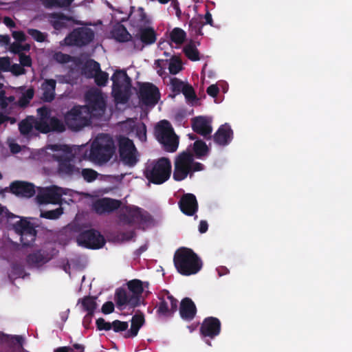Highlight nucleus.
<instances>
[{
  "instance_id": "obj_55",
  "label": "nucleus",
  "mask_w": 352,
  "mask_h": 352,
  "mask_svg": "<svg viewBox=\"0 0 352 352\" xmlns=\"http://www.w3.org/2000/svg\"><path fill=\"white\" fill-rule=\"evenodd\" d=\"M54 59L59 63H67L71 61L72 56L61 52H57L54 54Z\"/></svg>"
},
{
  "instance_id": "obj_1",
  "label": "nucleus",
  "mask_w": 352,
  "mask_h": 352,
  "mask_svg": "<svg viewBox=\"0 0 352 352\" xmlns=\"http://www.w3.org/2000/svg\"><path fill=\"white\" fill-rule=\"evenodd\" d=\"M204 164L195 162L193 154L189 151L179 153L175 159L173 177L177 182L184 180L188 176L192 178L194 173L203 170Z\"/></svg>"
},
{
  "instance_id": "obj_42",
  "label": "nucleus",
  "mask_w": 352,
  "mask_h": 352,
  "mask_svg": "<svg viewBox=\"0 0 352 352\" xmlns=\"http://www.w3.org/2000/svg\"><path fill=\"white\" fill-rule=\"evenodd\" d=\"M131 127L133 131H135L136 136L140 141L146 140V126L144 123L141 122L136 124L133 122V125Z\"/></svg>"
},
{
  "instance_id": "obj_40",
  "label": "nucleus",
  "mask_w": 352,
  "mask_h": 352,
  "mask_svg": "<svg viewBox=\"0 0 352 352\" xmlns=\"http://www.w3.org/2000/svg\"><path fill=\"white\" fill-rule=\"evenodd\" d=\"M34 95V90L33 88L28 89L24 93L22 94L19 98L17 104L22 108L26 107L33 98Z\"/></svg>"
},
{
  "instance_id": "obj_31",
  "label": "nucleus",
  "mask_w": 352,
  "mask_h": 352,
  "mask_svg": "<svg viewBox=\"0 0 352 352\" xmlns=\"http://www.w3.org/2000/svg\"><path fill=\"white\" fill-rule=\"evenodd\" d=\"M100 65L97 61L91 59L87 60L82 68V74L87 78H93L100 71Z\"/></svg>"
},
{
  "instance_id": "obj_47",
  "label": "nucleus",
  "mask_w": 352,
  "mask_h": 352,
  "mask_svg": "<svg viewBox=\"0 0 352 352\" xmlns=\"http://www.w3.org/2000/svg\"><path fill=\"white\" fill-rule=\"evenodd\" d=\"M80 177H82L87 182H92L98 177V173L97 171L91 168H83L80 170Z\"/></svg>"
},
{
  "instance_id": "obj_27",
  "label": "nucleus",
  "mask_w": 352,
  "mask_h": 352,
  "mask_svg": "<svg viewBox=\"0 0 352 352\" xmlns=\"http://www.w3.org/2000/svg\"><path fill=\"white\" fill-rule=\"evenodd\" d=\"M10 192L16 195L32 197L35 194L34 186L30 183L16 181L10 184Z\"/></svg>"
},
{
  "instance_id": "obj_29",
  "label": "nucleus",
  "mask_w": 352,
  "mask_h": 352,
  "mask_svg": "<svg viewBox=\"0 0 352 352\" xmlns=\"http://www.w3.org/2000/svg\"><path fill=\"white\" fill-rule=\"evenodd\" d=\"M56 81L54 79H45L41 84L43 95L41 99L46 102H50L55 98Z\"/></svg>"
},
{
  "instance_id": "obj_38",
  "label": "nucleus",
  "mask_w": 352,
  "mask_h": 352,
  "mask_svg": "<svg viewBox=\"0 0 352 352\" xmlns=\"http://www.w3.org/2000/svg\"><path fill=\"white\" fill-rule=\"evenodd\" d=\"M183 52L186 56L192 61H197L200 59L199 52L195 45L192 43L186 45L184 47Z\"/></svg>"
},
{
  "instance_id": "obj_15",
  "label": "nucleus",
  "mask_w": 352,
  "mask_h": 352,
  "mask_svg": "<svg viewBox=\"0 0 352 352\" xmlns=\"http://www.w3.org/2000/svg\"><path fill=\"white\" fill-rule=\"evenodd\" d=\"M13 229L20 236V241L23 246L28 247L33 244L37 232L32 223L22 219L13 224Z\"/></svg>"
},
{
  "instance_id": "obj_8",
  "label": "nucleus",
  "mask_w": 352,
  "mask_h": 352,
  "mask_svg": "<svg viewBox=\"0 0 352 352\" xmlns=\"http://www.w3.org/2000/svg\"><path fill=\"white\" fill-rule=\"evenodd\" d=\"M155 136L166 151L173 153L177 151L179 139L168 121L164 120L159 122L155 128Z\"/></svg>"
},
{
  "instance_id": "obj_6",
  "label": "nucleus",
  "mask_w": 352,
  "mask_h": 352,
  "mask_svg": "<svg viewBox=\"0 0 352 352\" xmlns=\"http://www.w3.org/2000/svg\"><path fill=\"white\" fill-rule=\"evenodd\" d=\"M153 220L152 216L148 211L136 206H125L124 212L119 215L121 224L136 226L138 228L151 224Z\"/></svg>"
},
{
  "instance_id": "obj_43",
  "label": "nucleus",
  "mask_w": 352,
  "mask_h": 352,
  "mask_svg": "<svg viewBox=\"0 0 352 352\" xmlns=\"http://www.w3.org/2000/svg\"><path fill=\"white\" fill-rule=\"evenodd\" d=\"M186 82H184L182 80L174 77L170 78V90L173 93V95L172 97H175L176 95L182 93L183 88Z\"/></svg>"
},
{
  "instance_id": "obj_22",
  "label": "nucleus",
  "mask_w": 352,
  "mask_h": 352,
  "mask_svg": "<svg viewBox=\"0 0 352 352\" xmlns=\"http://www.w3.org/2000/svg\"><path fill=\"white\" fill-rule=\"evenodd\" d=\"M61 199V195L56 187H51L42 189L36 195V200L40 204H58Z\"/></svg>"
},
{
  "instance_id": "obj_20",
  "label": "nucleus",
  "mask_w": 352,
  "mask_h": 352,
  "mask_svg": "<svg viewBox=\"0 0 352 352\" xmlns=\"http://www.w3.org/2000/svg\"><path fill=\"white\" fill-rule=\"evenodd\" d=\"M180 210L187 216H193L198 210V202L195 195L186 193L182 196L179 202Z\"/></svg>"
},
{
  "instance_id": "obj_3",
  "label": "nucleus",
  "mask_w": 352,
  "mask_h": 352,
  "mask_svg": "<svg viewBox=\"0 0 352 352\" xmlns=\"http://www.w3.org/2000/svg\"><path fill=\"white\" fill-rule=\"evenodd\" d=\"M116 151L113 138L108 134H100L92 142L89 159L98 164L109 162Z\"/></svg>"
},
{
  "instance_id": "obj_18",
  "label": "nucleus",
  "mask_w": 352,
  "mask_h": 352,
  "mask_svg": "<svg viewBox=\"0 0 352 352\" xmlns=\"http://www.w3.org/2000/svg\"><path fill=\"white\" fill-rule=\"evenodd\" d=\"M87 105L83 106L88 109V113L95 115L96 113L103 112L105 108V102L102 94L98 90L88 91L85 94Z\"/></svg>"
},
{
  "instance_id": "obj_51",
  "label": "nucleus",
  "mask_w": 352,
  "mask_h": 352,
  "mask_svg": "<svg viewBox=\"0 0 352 352\" xmlns=\"http://www.w3.org/2000/svg\"><path fill=\"white\" fill-rule=\"evenodd\" d=\"M36 111L37 115L39 116V119L36 120V122H47L51 118L50 110L45 106L37 109Z\"/></svg>"
},
{
  "instance_id": "obj_60",
  "label": "nucleus",
  "mask_w": 352,
  "mask_h": 352,
  "mask_svg": "<svg viewBox=\"0 0 352 352\" xmlns=\"http://www.w3.org/2000/svg\"><path fill=\"white\" fill-rule=\"evenodd\" d=\"M21 42H14L10 45L9 50L10 52L19 55L23 54L22 52V44Z\"/></svg>"
},
{
  "instance_id": "obj_48",
  "label": "nucleus",
  "mask_w": 352,
  "mask_h": 352,
  "mask_svg": "<svg viewBox=\"0 0 352 352\" xmlns=\"http://www.w3.org/2000/svg\"><path fill=\"white\" fill-rule=\"evenodd\" d=\"M93 78H94L95 83L98 87H104L108 82L109 74L100 69V71L96 74Z\"/></svg>"
},
{
  "instance_id": "obj_14",
  "label": "nucleus",
  "mask_w": 352,
  "mask_h": 352,
  "mask_svg": "<svg viewBox=\"0 0 352 352\" xmlns=\"http://www.w3.org/2000/svg\"><path fill=\"white\" fill-rule=\"evenodd\" d=\"M53 159L58 162L57 172L62 177L80 178V168L73 164L72 157L65 155H53Z\"/></svg>"
},
{
  "instance_id": "obj_49",
  "label": "nucleus",
  "mask_w": 352,
  "mask_h": 352,
  "mask_svg": "<svg viewBox=\"0 0 352 352\" xmlns=\"http://www.w3.org/2000/svg\"><path fill=\"white\" fill-rule=\"evenodd\" d=\"M63 213V210L61 207L52 210H47L42 212L41 217L47 219H57Z\"/></svg>"
},
{
  "instance_id": "obj_50",
  "label": "nucleus",
  "mask_w": 352,
  "mask_h": 352,
  "mask_svg": "<svg viewBox=\"0 0 352 352\" xmlns=\"http://www.w3.org/2000/svg\"><path fill=\"white\" fill-rule=\"evenodd\" d=\"M182 93L185 96L187 101H194L197 99V96L192 86L188 82L184 85Z\"/></svg>"
},
{
  "instance_id": "obj_61",
  "label": "nucleus",
  "mask_w": 352,
  "mask_h": 352,
  "mask_svg": "<svg viewBox=\"0 0 352 352\" xmlns=\"http://www.w3.org/2000/svg\"><path fill=\"white\" fill-rule=\"evenodd\" d=\"M114 305L111 301L104 302L102 307L101 311L104 314H109L114 311Z\"/></svg>"
},
{
  "instance_id": "obj_11",
  "label": "nucleus",
  "mask_w": 352,
  "mask_h": 352,
  "mask_svg": "<svg viewBox=\"0 0 352 352\" xmlns=\"http://www.w3.org/2000/svg\"><path fill=\"white\" fill-rule=\"evenodd\" d=\"M94 32L89 28L80 27L74 29L64 39L67 46L82 47L89 45L94 39Z\"/></svg>"
},
{
  "instance_id": "obj_5",
  "label": "nucleus",
  "mask_w": 352,
  "mask_h": 352,
  "mask_svg": "<svg viewBox=\"0 0 352 352\" xmlns=\"http://www.w3.org/2000/svg\"><path fill=\"white\" fill-rule=\"evenodd\" d=\"M171 168L170 160L162 157L146 166L144 176L148 182L154 184H162L170 178Z\"/></svg>"
},
{
  "instance_id": "obj_17",
  "label": "nucleus",
  "mask_w": 352,
  "mask_h": 352,
  "mask_svg": "<svg viewBox=\"0 0 352 352\" xmlns=\"http://www.w3.org/2000/svg\"><path fill=\"white\" fill-rule=\"evenodd\" d=\"M138 98L144 105L154 107L160 99V90L153 83H142L139 87Z\"/></svg>"
},
{
  "instance_id": "obj_54",
  "label": "nucleus",
  "mask_w": 352,
  "mask_h": 352,
  "mask_svg": "<svg viewBox=\"0 0 352 352\" xmlns=\"http://www.w3.org/2000/svg\"><path fill=\"white\" fill-rule=\"evenodd\" d=\"M15 100L14 96H6L5 91H0V104L2 109H6L8 106L9 102H12Z\"/></svg>"
},
{
  "instance_id": "obj_34",
  "label": "nucleus",
  "mask_w": 352,
  "mask_h": 352,
  "mask_svg": "<svg viewBox=\"0 0 352 352\" xmlns=\"http://www.w3.org/2000/svg\"><path fill=\"white\" fill-rule=\"evenodd\" d=\"M26 261L30 265H38L44 264L47 262V259L45 257L41 250L29 254L27 256Z\"/></svg>"
},
{
  "instance_id": "obj_7",
  "label": "nucleus",
  "mask_w": 352,
  "mask_h": 352,
  "mask_svg": "<svg viewBox=\"0 0 352 352\" xmlns=\"http://www.w3.org/2000/svg\"><path fill=\"white\" fill-rule=\"evenodd\" d=\"M155 136L166 151L173 153L177 151L179 139L168 121L164 120L159 122L155 128Z\"/></svg>"
},
{
  "instance_id": "obj_37",
  "label": "nucleus",
  "mask_w": 352,
  "mask_h": 352,
  "mask_svg": "<svg viewBox=\"0 0 352 352\" xmlns=\"http://www.w3.org/2000/svg\"><path fill=\"white\" fill-rule=\"evenodd\" d=\"M193 151L197 158H201L208 154L209 148L205 142L198 140L193 144Z\"/></svg>"
},
{
  "instance_id": "obj_56",
  "label": "nucleus",
  "mask_w": 352,
  "mask_h": 352,
  "mask_svg": "<svg viewBox=\"0 0 352 352\" xmlns=\"http://www.w3.org/2000/svg\"><path fill=\"white\" fill-rule=\"evenodd\" d=\"M74 0H47L48 7H66L69 6Z\"/></svg>"
},
{
  "instance_id": "obj_63",
  "label": "nucleus",
  "mask_w": 352,
  "mask_h": 352,
  "mask_svg": "<svg viewBox=\"0 0 352 352\" xmlns=\"http://www.w3.org/2000/svg\"><path fill=\"white\" fill-rule=\"evenodd\" d=\"M50 149L53 151H63L65 153H70V148L67 145L62 144H52L50 145Z\"/></svg>"
},
{
  "instance_id": "obj_59",
  "label": "nucleus",
  "mask_w": 352,
  "mask_h": 352,
  "mask_svg": "<svg viewBox=\"0 0 352 352\" xmlns=\"http://www.w3.org/2000/svg\"><path fill=\"white\" fill-rule=\"evenodd\" d=\"M10 60L9 57L0 58V70L3 72H9L10 69Z\"/></svg>"
},
{
  "instance_id": "obj_46",
  "label": "nucleus",
  "mask_w": 352,
  "mask_h": 352,
  "mask_svg": "<svg viewBox=\"0 0 352 352\" xmlns=\"http://www.w3.org/2000/svg\"><path fill=\"white\" fill-rule=\"evenodd\" d=\"M27 33L36 41L38 43H43L46 41L47 38V34L42 32L36 29L28 28Z\"/></svg>"
},
{
  "instance_id": "obj_24",
  "label": "nucleus",
  "mask_w": 352,
  "mask_h": 352,
  "mask_svg": "<svg viewBox=\"0 0 352 352\" xmlns=\"http://www.w3.org/2000/svg\"><path fill=\"white\" fill-rule=\"evenodd\" d=\"M233 131L231 126L226 123L219 126L213 135L214 142L222 146L229 144L233 139Z\"/></svg>"
},
{
  "instance_id": "obj_28",
  "label": "nucleus",
  "mask_w": 352,
  "mask_h": 352,
  "mask_svg": "<svg viewBox=\"0 0 352 352\" xmlns=\"http://www.w3.org/2000/svg\"><path fill=\"white\" fill-rule=\"evenodd\" d=\"M115 300L118 307L129 305L134 308L139 306L138 299L137 297L127 294L126 290L122 287L116 289Z\"/></svg>"
},
{
  "instance_id": "obj_58",
  "label": "nucleus",
  "mask_w": 352,
  "mask_h": 352,
  "mask_svg": "<svg viewBox=\"0 0 352 352\" xmlns=\"http://www.w3.org/2000/svg\"><path fill=\"white\" fill-rule=\"evenodd\" d=\"M19 62L21 66L24 67H30L32 65V58L29 55H26L24 53L20 54L19 55Z\"/></svg>"
},
{
  "instance_id": "obj_4",
  "label": "nucleus",
  "mask_w": 352,
  "mask_h": 352,
  "mask_svg": "<svg viewBox=\"0 0 352 352\" xmlns=\"http://www.w3.org/2000/svg\"><path fill=\"white\" fill-rule=\"evenodd\" d=\"M130 24L138 28L137 33L135 34L134 40H140L143 45H150L156 42L157 34L155 30L145 25L148 22L146 19V14L142 8L138 10V18L135 16L129 15Z\"/></svg>"
},
{
  "instance_id": "obj_19",
  "label": "nucleus",
  "mask_w": 352,
  "mask_h": 352,
  "mask_svg": "<svg viewBox=\"0 0 352 352\" xmlns=\"http://www.w3.org/2000/svg\"><path fill=\"white\" fill-rule=\"evenodd\" d=\"M221 332V322L215 317L206 318L200 327V333L204 337L213 338Z\"/></svg>"
},
{
  "instance_id": "obj_39",
  "label": "nucleus",
  "mask_w": 352,
  "mask_h": 352,
  "mask_svg": "<svg viewBox=\"0 0 352 352\" xmlns=\"http://www.w3.org/2000/svg\"><path fill=\"white\" fill-rule=\"evenodd\" d=\"M23 338L21 336H8L0 332V343H8L11 344H19L22 347Z\"/></svg>"
},
{
  "instance_id": "obj_32",
  "label": "nucleus",
  "mask_w": 352,
  "mask_h": 352,
  "mask_svg": "<svg viewBox=\"0 0 352 352\" xmlns=\"http://www.w3.org/2000/svg\"><path fill=\"white\" fill-rule=\"evenodd\" d=\"M38 122L33 116H28L26 118L22 120L19 123V130L21 135H28L32 131L33 128L36 129V125Z\"/></svg>"
},
{
  "instance_id": "obj_33",
  "label": "nucleus",
  "mask_w": 352,
  "mask_h": 352,
  "mask_svg": "<svg viewBox=\"0 0 352 352\" xmlns=\"http://www.w3.org/2000/svg\"><path fill=\"white\" fill-rule=\"evenodd\" d=\"M126 285L129 290L132 293L131 296L137 297L140 305V297L144 292L143 282L139 279H133L129 280Z\"/></svg>"
},
{
  "instance_id": "obj_26",
  "label": "nucleus",
  "mask_w": 352,
  "mask_h": 352,
  "mask_svg": "<svg viewBox=\"0 0 352 352\" xmlns=\"http://www.w3.org/2000/svg\"><path fill=\"white\" fill-rule=\"evenodd\" d=\"M180 317L188 322L194 319L197 314V307L194 302L188 297L183 298L179 306Z\"/></svg>"
},
{
  "instance_id": "obj_2",
  "label": "nucleus",
  "mask_w": 352,
  "mask_h": 352,
  "mask_svg": "<svg viewBox=\"0 0 352 352\" xmlns=\"http://www.w3.org/2000/svg\"><path fill=\"white\" fill-rule=\"evenodd\" d=\"M173 261L177 272L184 276L195 274L202 267V262L197 254L188 248L177 250Z\"/></svg>"
},
{
  "instance_id": "obj_9",
  "label": "nucleus",
  "mask_w": 352,
  "mask_h": 352,
  "mask_svg": "<svg viewBox=\"0 0 352 352\" xmlns=\"http://www.w3.org/2000/svg\"><path fill=\"white\" fill-rule=\"evenodd\" d=\"M91 118L87 108L74 106L65 113L64 119L69 129L78 131L91 124Z\"/></svg>"
},
{
  "instance_id": "obj_21",
  "label": "nucleus",
  "mask_w": 352,
  "mask_h": 352,
  "mask_svg": "<svg viewBox=\"0 0 352 352\" xmlns=\"http://www.w3.org/2000/svg\"><path fill=\"white\" fill-rule=\"evenodd\" d=\"M36 129L42 133H47L51 131L62 133L65 131V124L61 120L53 116L50 118L49 122H38Z\"/></svg>"
},
{
  "instance_id": "obj_12",
  "label": "nucleus",
  "mask_w": 352,
  "mask_h": 352,
  "mask_svg": "<svg viewBox=\"0 0 352 352\" xmlns=\"http://www.w3.org/2000/svg\"><path fill=\"white\" fill-rule=\"evenodd\" d=\"M76 241L79 245L92 250L100 249L106 243L104 237L95 229L80 232L76 237Z\"/></svg>"
},
{
  "instance_id": "obj_23",
  "label": "nucleus",
  "mask_w": 352,
  "mask_h": 352,
  "mask_svg": "<svg viewBox=\"0 0 352 352\" xmlns=\"http://www.w3.org/2000/svg\"><path fill=\"white\" fill-rule=\"evenodd\" d=\"M121 201L111 198H102L97 200L93 205L96 213L102 214L111 212L120 207Z\"/></svg>"
},
{
  "instance_id": "obj_44",
  "label": "nucleus",
  "mask_w": 352,
  "mask_h": 352,
  "mask_svg": "<svg viewBox=\"0 0 352 352\" xmlns=\"http://www.w3.org/2000/svg\"><path fill=\"white\" fill-rule=\"evenodd\" d=\"M72 17L67 16L63 14L57 15V19L52 21V26L55 30H60L67 26V21H72Z\"/></svg>"
},
{
  "instance_id": "obj_57",
  "label": "nucleus",
  "mask_w": 352,
  "mask_h": 352,
  "mask_svg": "<svg viewBox=\"0 0 352 352\" xmlns=\"http://www.w3.org/2000/svg\"><path fill=\"white\" fill-rule=\"evenodd\" d=\"M118 236L122 241H129L135 236V232L133 230L126 232H120Z\"/></svg>"
},
{
  "instance_id": "obj_25",
  "label": "nucleus",
  "mask_w": 352,
  "mask_h": 352,
  "mask_svg": "<svg viewBox=\"0 0 352 352\" xmlns=\"http://www.w3.org/2000/svg\"><path fill=\"white\" fill-rule=\"evenodd\" d=\"M192 129L195 133L207 140L212 138V128L210 122L203 116L195 117L192 120Z\"/></svg>"
},
{
  "instance_id": "obj_53",
  "label": "nucleus",
  "mask_w": 352,
  "mask_h": 352,
  "mask_svg": "<svg viewBox=\"0 0 352 352\" xmlns=\"http://www.w3.org/2000/svg\"><path fill=\"white\" fill-rule=\"evenodd\" d=\"M97 329L99 331H109L111 329V322H107L102 318H99L96 322Z\"/></svg>"
},
{
  "instance_id": "obj_36",
  "label": "nucleus",
  "mask_w": 352,
  "mask_h": 352,
  "mask_svg": "<svg viewBox=\"0 0 352 352\" xmlns=\"http://www.w3.org/2000/svg\"><path fill=\"white\" fill-rule=\"evenodd\" d=\"M169 37L173 43L177 45H181L184 42L186 38V33L180 28H175L170 32Z\"/></svg>"
},
{
  "instance_id": "obj_41",
  "label": "nucleus",
  "mask_w": 352,
  "mask_h": 352,
  "mask_svg": "<svg viewBox=\"0 0 352 352\" xmlns=\"http://www.w3.org/2000/svg\"><path fill=\"white\" fill-rule=\"evenodd\" d=\"M114 37L120 43L133 41L132 36L129 33L126 28L124 26H122V28L117 29L114 32Z\"/></svg>"
},
{
  "instance_id": "obj_45",
  "label": "nucleus",
  "mask_w": 352,
  "mask_h": 352,
  "mask_svg": "<svg viewBox=\"0 0 352 352\" xmlns=\"http://www.w3.org/2000/svg\"><path fill=\"white\" fill-rule=\"evenodd\" d=\"M169 72L171 74H177L182 69V63L179 58L173 56L168 65Z\"/></svg>"
},
{
  "instance_id": "obj_52",
  "label": "nucleus",
  "mask_w": 352,
  "mask_h": 352,
  "mask_svg": "<svg viewBox=\"0 0 352 352\" xmlns=\"http://www.w3.org/2000/svg\"><path fill=\"white\" fill-rule=\"evenodd\" d=\"M111 329L116 333H120L126 331L129 327L127 322L115 320L111 322Z\"/></svg>"
},
{
  "instance_id": "obj_16",
  "label": "nucleus",
  "mask_w": 352,
  "mask_h": 352,
  "mask_svg": "<svg viewBox=\"0 0 352 352\" xmlns=\"http://www.w3.org/2000/svg\"><path fill=\"white\" fill-rule=\"evenodd\" d=\"M159 302L155 306L158 316L172 317L178 307V300L168 291L165 290L158 296Z\"/></svg>"
},
{
  "instance_id": "obj_30",
  "label": "nucleus",
  "mask_w": 352,
  "mask_h": 352,
  "mask_svg": "<svg viewBox=\"0 0 352 352\" xmlns=\"http://www.w3.org/2000/svg\"><path fill=\"white\" fill-rule=\"evenodd\" d=\"M144 316L142 314H136L133 316L131 320V329L124 333V337L125 338L135 337L140 329L144 325Z\"/></svg>"
},
{
  "instance_id": "obj_64",
  "label": "nucleus",
  "mask_w": 352,
  "mask_h": 352,
  "mask_svg": "<svg viewBox=\"0 0 352 352\" xmlns=\"http://www.w3.org/2000/svg\"><path fill=\"white\" fill-rule=\"evenodd\" d=\"M12 36L16 42H23L26 40V36L23 31H14Z\"/></svg>"
},
{
  "instance_id": "obj_10",
  "label": "nucleus",
  "mask_w": 352,
  "mask_h": 352,
  "mask_svg": "<svg viewBox=\"0 0 352 352\" xmlns=\"http://www.w3.org/2000/svg\"><path fill=\"white\" fill-rule=\"evenodd\" d=\"M112 93L115 100L122 103H125L128 97L123 92L122 88L129 90L131 87V79L127 75L126 71L122 69L116 70L111 76Z\"/></svg>"
},
{
  "instance_id": "obj_13",
  "label": "nucleus",
  "mask_w": 352,
  "mask_h": 352,
  "mask_svg": "<svg viewBox=\"0 0 352 352\" xmlns=\"http://www.w3.org/2000/svg\"><path fill=\"white\" fill-rule=\"evenodd\" d=\"M118 151L120 159L124 164L133 166L138 160L136 156L137 150L133 142L125 136L118 138Z\"/></svg>"
},
{
  "instance_id": "obj_62",
  "label": "nucleus",
  "mask_w": 352,
  "mask_h": 352,
  "mask_svg": "<svg viewBox=\"0 0 352 352\" xmlns=\"http://www.w3.org/2000/svg\"><path fill=\"white\" fill-rule=\"evenodd\" d=\"M10 71H11L12 73L16 76H19L25 73V69L23 67L21 66V64L16 63L11 65Z\"/></svg>"
},
{
  "instance_id": "obj_35",
  "label": "nucleus",
  "mask_w": 352,
  "mask_h": 352,
  "mask_svg": "<svg viewBox=\"0 0 352 352\" xmlns=\"http://www.w3.org/2000/svg\"><path fill=\"white\" fill-rule=\"evenodd\" d=\"M96 297L94 296H85L81 299L80 302L85 311L87 313L94 314L95 310L97 308V302L96 301Z\"/></svg>"
}]
</instances>
